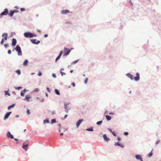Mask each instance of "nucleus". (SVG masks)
<instances>
[{"label": "nucleus", "instance_id": "nucleus-1", "mask_svg": "<svg viewBox=\"0 0 161 161\" xmlns=\"http://www.w3.org/2000/svg\"><path fill=\"white\" fill-rule=\"evenodd\" d=\"M125 75L129 78L131 80H134L135 81H138L140 79V74L138 73H136V76L134 77V76L130 73H128L125 74Z\"/></svg>", "mask_w": 161, "mask_h": 161}, {"label": "nucleus", "instance_id": "nucleus-2", "mask_svg": "<svg viewBox=\"0 0 161 161\" xmlns=\"http://www.w3.org/2000/svg\"><path fill=\"white\" fill-rule=\"evenodd\" d=\"M24 36L26 38H32L36 36V35L30 32H25L24 33Z\"/></svg>", "mask_w": 161, "mask_h": 161}, {"label": "nucleus", "instance_id": "nucleus-3", "mask_svg": "<svg viewBox=\"0 0 161 161\" xmlns=\"http://www.w3.org/2000/svg\"><path fill=\"white\" fill-rule=\"evenodd\" d=\"M15 50L18 52V56H21L22 55L21 48L19 45H17L16 47L13 49V51H14Z\"/></svg>", "mask_w": 161, "mask_h": 161}, {"label": "nucleus", "instance_id": "nucleus-4", "mask_svg": "<svg viewBox=\"0 0 161 161\" xmlns=\"http://www.w3.org/2000/svg\"><path fill=\"white\" fill-rule=\"evenodd\" d=\"M70 104V103L69 102L64 103V107L65 109V111L66 113H68L69 110L71 108V107L69 106Z\"/></svg>", "mask_w": 161, "mask_h": 161}, {"label": "nucleus", "instance_id": "nucleus-5", "mask_svg": "<svg viewBox=\"0 0 161 161\" xmlns=\"http://www.w3.org/2000/svg\"><path fill=\"white\" fill-rule=\"evenodd\" d=\"M8 10L7 8H6L4 11L2 12L0 14V18H2L3 15H6L8 14Z\"/></svg>", "mask_w": 161, "mask_h": 161}, {"label": "nucleus", "instance_id": "nucleus-6", "mask_svg": "<svg viewBox=\"0 0 161 161\" xmlns=\"http://www.w3.org/2000/svg\"><path fill=\"white\" fill-rule=\"evenodd\" d=\"M70 50L69 49L64 47L63 55L65 56L68 55L70 53Z\"/></svg>", "mask_w": 161, "mask_h": 161}, {"label": "nucleus", "instance_id": "nucleus-7", "mask_svg": "<svg viewBox=\"0 0 161 161\" xmlns=\"http://www.w3.org/2000/svg\"><path fill=\"white\" fill-rule=\"evenodd\" d=\"M30 41L32 43L36 45L38 44L40 42V41H37L36 39H30Z\"/></svg>", "mask_w": 161, "mask_h": 161}, {"label": "nucleus", "instance_id": "nucleus-8", "mask_svg": "<svg viewBox=\"0 0 161 161\" xmlns=\"http://www.w3.org/2000/svg\"><path fill=\"white\" fill-rule=\"evenodd\" d=\"M12 113L11 112H8L6 114H5L4 117V120H6L7 119L9 116Z\"/></svg>", "mask_w": 161, "mask_h": 161}, {"label": "nucleus", "instance_id": "nucleus-9", "mask_svg": "<svg viewBox=\"0 0 161 161\" xmlns=\"http://www.w3.org/2000/svg\"><path fill=\"white\" fill-rule=\"evenodd\" d=\"M2 37H3L5 40H7L8 38V34L7 33H4L2 35Z\"/></svg>", "mask_w": 161, "mask_h": 161}, {"label": "nucleus", "instance_id": "nucleus-10", "mask_svg": "<svg viewBox=\"0 0 161 161\" xmlns=\"http://www.w3.org/2000/svg\"><path fill=\"white\" fill-rule=\"evenodd\" d=\"M7 136L8 138L11 139L14 138V136L11 134L10 132H8L7 133Z\"/></svg>", "mask_w": 161, "mask_h": 161}, {"label": "nucleus", "instance_id": "nucleus-11", "mask_svg": "<svg viewBox=\"0 0 161 161\" xmlns=\"http://www.w3.org/2000/svg\"><path fill=\"white\" fill-rule=\"evenodd\" d=\"M114 145L115 146H120L122 148H124V146L123 144H121L118 142H115Z\"/></svg>", "mask_w": 161, "mask_h": 161}, {"label": "nucleus", "instance_id": "nucleus-12", "mask_svg": "<svg viewBox=\"0 0 161 161\" xmlns=\"http://www.w3.org/2000/svg\"><path fill=\"white\" fill-rule=\"evenodd\" d=\"M135 158L137 160H140L141 161H143L141 155H136Z\"/></svg>", "mask_w": 161, "mask_h": 161}, {"label": "nucleus", "instance_id": "nucleus-13", "mask_svg": "<svg viewBox=\"0 0 161 161\" xmlns=\"http://www.w3.org/2000/svg\"><path fill=\"white\" fill-rule=\"evenodd\" d=\"M17 43V40L15 38H13L12 39V45L13 46H15Z\"/></svg>", "mask_w": 161, "mask_h": 161}, {"label": "nucleus", "instance_id": "nucleus-14", "mask_svg": "<svg viewBox=\"0 0 161 161\" xmlns=\"http://www.w3.org/2000/svg\"><path fill=\"white\" fill-rule=\"evenodd\" d=\"M70 11L68 10H64L61 11V13L62 14H66L68 13H69Z\"/></svg>", "mask_w": 161, "mask_h": 161}, {"label": "nucleus", "instance_id": "nucleus-15", "mask_svg": "<svg viewBox=\"0 0 161 161\" xmlns=\"http://www.w3.org/2000/svg\"><path fill=\"white\" fill-rule=\"evenodd\" d=\"M31 98V97L30 95H26L25 96V98L24 100H26L28 102H30L29 99Z\"/></svg>", "mask_w": 161, "mask_h": 161}, {"label": "nucleus", "instance_id": "nucleus-16", "mask_svg": "<svg viewBox=\"0 0 161 161\" xmlns=\"http://www.w3.org/2000/svg\"><path fill=\"white\" fill-rule=\"evenodd\" d=\"M103 137L105 141L108 142V141L110 140V139L107 137L106 135V134H105L103 135Z\"/></svg>", "mask_w": 161, "mask_h": 161}, {"label": "nucleus", "instance_id": "nucleus-17", "mask_svg": "<svg viewBox=\"0 0 161 161\" xmlns=\"http://www.w3.org/2000/svg\"><path fill=\"white\" fill-rule=\"evenodd\" d=\"M82 121H83V119H80L78 120L76 124L77 127H79Z\"/></svg>", "mask_w": 161, "mask_h": 161}, {"label": "nucleus", "instance_id": "nucleus-18", "mask_svg": "<svg viewBox=\"0 0 161 161\" xmlns=\"http://www.w3.org/2000/svg\"><path fill=\"white\" fill-rule=\"evenodd\" d=\"M28 146V144H24V143L23 144V146H22V147L25 150H27Z\"/></svg>", "mask_w": 161, "mask_h": 161}, {"label": "nucleus", "instance_id": "nucleus-19", "mask_svg": "<svg viewBox=\"0 0 161 161\" xmlns=\"http://www.w3.org/2000/svg\"><path fill=\"white\" fill-rule=\"evenodd\" d=\"M54 92L56 94H57L58 95H60V92L57 89H55Z\"/></svg>", "mask_w": 161, "mask_h": 161}, {"label": "nucleus", "instance_id": "nucleus-20", "mask_svg": "<svg viewBox=\"0 0 161 161\" xmlns=\"http://www.w3.org/2000/svg\"><path fill=\"white\" fill-rule=\"evenodd\" d=\"M28 62V60L27 59L25 60L23 62V65L25 66H27V65Z\"/></svg>", "mask_w": 161, "mask_h": 161}, {"label": "nucleus", "instance_id": "nucleus-21", "mask_svg": "<svg viewBox=\"0 0 161 161\" xmlns=\"http://www.w3.org/2000/svg\"><path fill=\"white\" fill-rule=\"evenodd\" d=\"M49 123V120L48 119H46L43 120V124H44L46 123Z\"/></svg>", "mask_w": 161, "mask_h": 161}, {"label": "nucleus", "instance_id": "nucleus-22", "mask_svg": "<svg viewBox=\"0 0 161 161\" xmlns=\"http://www.w3.org/2000/svg\"><path fill=\"white\" fill-rule=\"evenodd\" d=\"M15 106V104H13L12 105L9 106L8 108V109L9 110L11 108H14Z\"/></svg>", "mask_w": 161, "mask_h": 161}, {"label": "nucleus", "instance_id": "nucleus-23", "mask_svg": "<svg viewBox=\"0 0 161 161\" xmlns=\"http://www.w3.org/2000/svg\"><path fill=\"white\" fill-rule=\"evenodd\" d=\"M105 117H106L108 121H109L111 119V117L108 115H106L105 116Z\"/></svg>", "mask_w": 161, "mask_h": 161}, {"label": "nucleus", "instance_id": "nucleus-24", "mask_svg": "<svg viewBox=\"0 0 161 161\" xmlns=\"http://www.w3.org/2000/svg\"><path fill=\"white\" fill-rule=\"evenodd\" d=\"M14 14V13L13 11L12 10H11L10 11L9 14L10 17H12L13 16Z\"/></svg>", "mask_w": 161, "mask_h": 161}, {"label": "nucleus", "instance_id": "nucleus-25", "mask_svg": "<svg viewBox=\"0 0 161 161\" xmlns=\"http://www.w3.org/2000/svg\"><path fill=\"white\" fill-rule=\"evenodd\" d=\"M86 130L90 131H93V128L92 127H90L89 128L86 129Z\"/></svg>", "mask_w": 161, "mask_h": 161}, {"label": "nucleus", "instance_id": "nucleus-26", "mask_svg": "<svg viewBox=\"0 0 161 161\" xmlns=\"http://www.w3.org/2000/svg\"><path fill=\"white\" fill-rule=\"evenodd\" d=\"M4 93L5 95H8L9 96H10V94L9 93L8 90V91H4Z\"/></svg>", "mask_w": 161, "mask_h": 161}, {"label": "nucleus", "instance_id": "nucleus-27", "mask_svg": "<svg viewBox=\"0 0 161 161\" xmlns=\"http://www.w3.org/2000/svg\"><path fill=\"white\" fill-rule=\"evenodd\" d=\"M56 122V120L55 119H53L51 120V123L52 124H53Z\"/></svg>", "mask_w": 161, "mask_h": 161}, {"label": "nucleus", "instance_id": "nucleus-28", "mask_svg": "<svg viewBox=\"0 0 161 161\" xmlns=\"http://www.w3.org/2000/svg\"><path fill=\"white\" fill-rule=\"evenodd\" d=\"M61 56L58 55L55 59V62H57L60 58Z\"/></svg>", "mask_w": 161, "mask_h": 161}, {"label": "nucleus", "instance_id": "nucleus-29", "mask_svg": "<svg viewBox=\"0 0 161 161\" xmlns=\"http://www.w3.org/2000/svg\"><path fill=\"white\" fill-rule=\"evenodd\" d=\"M61 56L58 55L55 59V62H57L60 58Z\"/></svg>", "mask_w": 161, "mask_h": 161}, {"label": "nucleus", "instance_id": "nucleus-30", "mask_svg": "<svg viewBox=\"0 0 161 161\" xmlns=\"http://www.w3.org/2000/svg\"><path fill=\"white\" fill-rule=\"evenodd\" d=\"M61 56L58 55L55 59V62H57L60 58Z\"/></svg>", "mask_w": 161, "mask_h": 161}, {"label": "nucleus", "instance_id": "nucleus-31", "mask_svg": "<svg viewBox=\"0 0 161 161\" xmlns=\"http://www.w3.org/2000/svg\"><path fill=\"white\" fill-rule=\"evenodd\" d=\"M14 88L16 90H19L20 89H21L22 88V87L21 86H19V87H14Z\"/></svg>", "mask_w": 161, "mask_h": 161}, {"label": "nucleus", "instance_id": "nucleus-32", "mask_svg": "<svg viewBox=\"0 0 161 161\" xmlns=\"http://www.w3.org/2000/svg\"><path fill=\"white\" fill-rule=\"evenodd\" d=\"M102 122H103L102 120L99 121H97V122L96 124L97 125H101L102 123Z\"/></svg>", "mask_w": 161, "mask_h": 161}, {"label": "nucleus", "instance_id": "nucleus-33", "mask_svg": "<svg viewBox=\"0 0 161 161\" xmlns=\"http://www.w3.org/2000/svg\"><path fill=\"white\" fill-rule=\"evenodd\" d=\"M153 150H152L151 152L148 155V156L149 157H151L153 155V153H152Z\"/></svg>", "mask_w": 161, "mask_h": 161}, {"label": "nucleus", "instance_id": "nucleus-34", "mask_svg": "<svg viewBox=\"0 0 161 161\" xmlns=\"http://www.w3.org/2000/svg\"><path fill=\"white\" fill-rule=\"evenodd\" d=\"M15 72L17 73L18 75H20L21 74L20 70L19 69L16 70Z\"/></svg>", "mask_w": 161, "mask_h": 161}, {"label": "nucleus", "instance_id": "nucleus-35", "mask_svg": "<svg viewBox=\"0 0 161 161\" xmlns=\"http://www.w3.org/2000/svg\"><path fill=\"white\" fill-rule=\"evenodd\" d=\"M39 91V90L38 88H35L34 90L33 91V92H37Z\"/></svg>", "mask_w": 161, "mask_h": 161}, {"label": "nucleus", "instance_id": "nucleus-36", "mask_svg": "<svg viewBox=\"0 0 161 161\" xmlns=\"http://www.w3.org/2000/svg\"><path fill=\"white\" fill-rule=\"evenodd\" d=\"M4 39L3 38H2V40H1V42H0L1 44L3 45V43H4Z\"/></svg>", "mask_w": 161, "mask_h": 161}, {"label": "nucleus", "instance_id": "nucleus-37", "mask_svg": "<svg viewBox=\"0 0 161 161\" xmlns=\"http://www.w3.org/2000/svg\"><path fill=\"white\" fill-rule=\"evenodd\" d=\"M79 61V60H76L75 61L72 62L71 63L72 64H76Z\"/></svg>", "mask_w": 161, "mask_h": 161}, {"label": "nucleus", "instance_id": "nucleus-38", "mask_svg": "<svg viewBox=\"0 0 161 161\" xmlns=\"http://www.w3.org/2000/svg\"><path fill=\"white\" fill-rule=\"evenodd\" d=\"M25 93L23 91H22L20 93V95L21 96L23 97L24 96Z\"/></svg>", "mask_w": 161, "mask_h": 161}, {"label": "nucleus", "instance_id": "nucleus-39", "mask_svg": "<svg viewBox=\"0 0 161 161\" xmlns=\"http://www.w3.org/2000/svg\"><path fill=\"white\" fill-rule=\"evenodd\" d=\"M60 73L62 76H63L64 75H66V74L65 73L63 72L62 71H60Z\"/></svg>", "mask_w": 161, "mask_h": 161}, {"label": "nucleus", "instance_id": "nucleus-40", "mask_svg": "<svg viewBox=\"0 0 161 161\" xmlns=\"http://www.w3.org/2000/svg\"><path fill=\"white\" fill-rule=\"evenodd\" d=\"M67 116H68L67 114H65L63 118H61L62 119V120L64 119H65L66 118V117H67Z\"/></svg>", "mask_w": 161, "mask_h": 161}, {"label": "nucleus", "instance_id": "nucleus-41", "mask_svg": "<svg viewBox=\"0 0 161 161\" xmlns=\"http://www.w3.org/2000/svg\"><path fill=\"white\" fill-rule=\"evenodd\" d=\"M20 10L21 11L23 12V11H25V8H20Z\"/></svg>", "mask_w": 161, "mask_h": 161}, {"label": "nucleus", "instance_id": "nucleus-42", "mask_svg": "<svg viewBox=\"0 0 161 161\" xmlns=\"http://www.w3.org/2000/svg\"><path fill=\"white\" fill-rule=\"evenodd\" d=\"M4 46L5 48H7L9 46L8 44H4Z\"/></svg>", "mask_w": 161, "mask_h": 161}, {"label": "nucleus", "instance_id": "nucleus-43", "mask_svg": "<svg viewBox=\"0 0 161 161\" xmlns=\"http://www.w3.org/2000/svg\"><path fill=\"white\" fill-rule=\"evenodd\" d=\"M27 113L28 115L30 114V111L29 109H27Z\"/></svg>", "mask_w": 161, "mask_h": 161}, {"label": "nucleus", "instance_id": "nucleus-44", "mask_svg": "<svg viewBox=\"0 0 161 161\" xmlns=\"http://www.w3.org/2000/svg\"><path fill=\"white\" fill-rule=\"evenodd\" d=\"M88 80V78H86L84 81L85 84H86L87 83Z\"/></svg>", "mask_w": 161, "mask_h": 161}, {"label": "nucleus", "instance_id": "nucleus-45", "mask_svg": "<svg viewBox=\"0 0 161 161\" xmlns=\"http://www.w3.org/2000/svg\"><path fill=\"white\" fill-rule=\"evenodd\" d=\"M13 10V12L14 13H17V12H19V11H18L17 10H16V9H14V10Z\"/></svg>", "mask_w": 161, "mask_h": 161}, {"label": "nucleus", "instance_id": "nucleus-46", "mask_svg": "<svg viewBox=\"0 0 161 161\" xmlns=\"http://www.w3.org/2000/svg\"><path fill=\"white\" fill-rule=\"evenodd\" d=\"M52 76L54 78H56V74H55V73H53V74H52Z\"/></svg>", "mask_w": 161, "mask_h": 161}, {"label": "nucleus", "instance_id": "nucleus-47", "mask_svg": "<svg viewBox=\"0 0 161 161\" xmlns=\"http://www.w3.org/2000/svg\"><path fill=\"white\" fill-rule=\"evenodd\" d=\"M124 134L125 135V136H127L128 134H129V133L128 132H125L124 133Z\"/></svg>", "mask_w": 161, "mask_h": 161}, {"label": "nucleus", "instance_id": "nucleus-48", "mask_svg": "<svg viewBox=\"0 0 161 161\" xmlns=\"http://www.w3.org/2000/svg\"><path fill=\"white\" fill-rule=\"evenodd\" d=\"M42 75V73L41 71H39L38 73V75L39 76H41Z\"/></svg>", "mask_w": 161, "mask_h": 161}, {"label": "nucleus", "instance_id": "nucleus-49", "mask_svg": "<svg viewBox=\"0 0 161 161\" xmlns=\"http://www.w3.org/2000/svg\"><path fill=\"white\" fill-rule=\"evenodd\" d=\"M56 114V112L55 111H53L52 112V115H54Z\"/></svg>", "mask_w": 161, "mask_h": 161}, {"label": "nucleus", "instance_id": "nucleus-50", "mask_svg": "<svg viewBox=\"0 0 161 161\" xmlns=\"http://www.w3.org/2000/svg\"><path fill=\"white\" fill-rule=\"evenodd\" d=\"M159 142H160V141L159 140H158L156 141V142H155L156 145H157V144H158L159 143Z\"/></svg>", "mask_w": 161, "mask_h": 161}, {"label": "nucleus", "instance_id": "nucleus-51", "mask_svg": "<svg viewBox=\"0 0 161 161\" xmlns=\"http://www.w3.org/2000/svg\"><path fill=\"white\" fill-rule=\"evenodd\" d=\"M46 89L47 90V91L49 92H51V91H50V90L49 89V87H47V88H46Z\"/></svg>", "mask_w": 161, "mask_h": 161}, {"label": "nucleus", "instance_id": "nucleus-52", "mask_svg": "<svg viewBox=\"0 0 161 161\" xmlns=\"http://www.w3.org/2000/svg\"><path fill=\"white\" fill-rule=\"evenodd\" d=\"M8 54H10L11 53V51L10 50H8Z\"/></svg>", "mask_w": 161, "mask_h": 161}, {"label": "nucleus", "instance_id": "nucleus-53", "mask_svg": "<svg viewBox=\"0 0 161 161\" xmlns=\"http://www.w3.org/2000/svg\"><path fill=\"white\" fill-rule=\"evenodd\" d=\"M112 133V134L114 136H116V134L114 132H113Z\"/></svg>", "mask_w": 161, "mask_h": 161}, {"label": "nucleus", "instance_id": "nucleus-54", "mask_svg": "<svg viewBox=\"0 0 161 161\" xmlns=\"http://www.w3.org/2000/svg\"><path fill=\"white\" fill-rule=\"evenodd\" d=\"M23 91L25 93L28 92V90H27L26 89H24Z\"/></svg>", "mask_w": 161, "mask_h": 161}, {"label": "nucleus", "instance_id": "nucleus-55", "mask_svg": "<svg viewBox=\"0 0 161 161\" xmlns=\"http://www.w3.org/2000/svg\"><path fill=\"white\" fill-rule=\"evenodd\" d=\"M71 85L73 87H75V84L74 82H73L71 83Z\"/></svg>", "mask_w": 161, "mask_h": 161}, {"label": "nucleus", "instance_id": "nucleus-56", "mask_svg": "<svg viewBox=\"0 0 161 161\" xmlns=\"http://www.w3.org/2000/svg\"><path fill=\"white\" fill-rule=\"evenodd\" d=\"M109 115H114V113H113V112H110V113H109Z\"/></svg>", "mask_w": 161, "mask_h": 161}, {"label": "nucleus", "instance_id": "nucleus-57", "mask_svg": "<svg viewBox=\"0 0 161 161\" xmlns=\"http://www.w3.org/2000/svg\"><path fill=\"white\" fill-rule=\"evenodd\" d=\"M108 130H109V131L110 132H111V133L113 132V131H112V130H111V129H109V128H108Z\"/></svg>", "mask_w": 161, "mask_h": 161}, {"label": "nucleus", "instance_id": "nucleus-58", "mask_svg": "<svg viewBox=\"0 0 161 161\" xmlns=\"http://www.w3.org/2000/svg\"><path fill=\"white\" fill-rule=\"evenodd\" d=\"M117 139H118V141H120L121 140V138L119 137H117Z\"/></svg>", "mask_w": 161, "mask_h": 161}, {"label": "nucleus", "instance_id": "nucleus-59", "mask_svg": "<svg viewBox=\"0 0 161 161\" xmlns=\"http://www.w3.org/2000/svg\"><path fill=\"white\" fill-rule=\"evenodd\" d=\"M15 32H12L11 33V34H12V36L14 35H15Z\"/></svg>", "mask_w": 161, "mask_h": 161}, {"label": "nucleus", "instance_id": "nucleus-60", "mask_svg": "<svg viewBox=\"0 0 161 161\" xmlns=\"http://www.w3.org/2000/svg\"><path fill=\"white\" fill-rule=\"evenodd\" d=\"M44 36L45 37H47L48 36V35L47 34H45L44 35Z\"/></svg>", "mask_w": 161, "mask_h": 161}, {"label": "nucleus", "instance_id": "nucleus-61", "mask_svg": "<svg viewBox=\"0 0 161 161\" xmlns=\"http://www.w3.org/2000/svg\"><path fill=\"white\" fill-rule=\"evenodd\" d=\"M37 31L39 33L41 32V31L39 30H37Z\"/></svg>", "mask_w": 161, "mask_h": 161}, {"label": "nucleus", "instance_id": "nucleus-62", "mask_svg": "<svg viewBox=\"0 0 161 161\" xmlns=\"http://www.w3.org/2000/svg\"><path fill=\"white\" fill-rule=\"evenodd\" d=\"M63 53V51H62H62H61L59 53H60V54H61L62 55V53Z\"/></svg>", "mask_w": 161, "mask_h": 161}, {"label": "nucleus", "instance_id": "nucleus-63", "mask_svg": "<svg viewBox=\"0 0 161 161\" xmlns=\"http://www.w3.org/2000/svg\"><path fill=\"white\" fill-rule=\"evenodd\" d=\"M44 101V99L43 98V99H42L41 100V102H43Z\"/></svg>", "mask_w": 161, "mask_h": 161}, {"label": "nucleus", "instance_id": "nucleus-64", "mask_svg": "<svg viewBox=\"0 0 161 161\" xmlns=\"http://www.w3.org/2000/svg\"><path fill=\"white\" fill-rule=\"evenodd\" d=\"M129 3H130L131 5H132V2H131V1L130 0V1H129Z\"/></svg>", "mask_w": 161, "mask_h": 161}]
</instances>
